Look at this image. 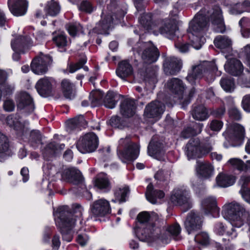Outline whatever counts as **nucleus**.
<instances>
[{
    "instance_id": "obj_57",
    "label": "nucleus",
    "mask_w": 250,
    "mask_h": 250,
    "mask_svg": "<svg viewBox=\"0 0 250 250\" xmlns=\"http://www.w3.org/2000/svg\"><path fill=\"white\" fill-rule=\"evenodd\" d=\"M67 29L71 36H75L77 32L82 29V27L80 24H70L67 25Z\"/></svg>"
},
{
    "instance_id": "obj_46",
    "label": "nucleus",
    "mask_w": 250,
    "mask_h": 250,
    "mask_svg": "<svg viewBox=\"0 0 250 250\" xmlns=\"http://www.w3.org/2000/svg\"><path fill=\"white\" fill-rule=\"evenodd\" d=\"M220 84L226 92H232L235 89L234 80L230 77L222 78L220 81Z\"/></svg>"
},
{
    "instance_id": "obj_13",
    "label": "nucleus",
    "mask_w": 250,
    "mask_h": 250,
    "mask_svg": "<svg viewBox=\"0 0 250 250\" xmlns=\"http://www.w3.org/2000/svg\"><path fill=\"white\" fill-rule=\"evenodd\" d=\"M202 222L200 216L191 211L188 214L184 222L185 228L189 234L194 233L201 229Z\"/></svg>"
},
{
    "instance_id": "obj_49",
    "label": "nucleus",
    "mask_w": 250,
    "mask_h": 250,
    "mask_svg": "<svg viewBox=\"0 0 250 250\" xmlns=\"http://www.w3.org/2000/svg\"><path fill=\"white\" fill-rule=\"evenodd\" d=\"M116 96V94L113 92L109 91L104 100V106L108 108H114L117 104Z\"/></svg>"
},
{
    "instance_id": "obj_2",
    "label": "nucleus",
    "mask_w": 250,
    "mask_h": 250,
    "mask_svg": "<svg viewBox=\"0 0 250 250\" xmlns=\"http://www.w3.org/2000/svg\"><path fill=\"white\" fill-rule=\"evenodd\" d=\"M67 209L66 207H61L58 209L60 219L59 226L62 233V239L70 242L72 239L71 231L75 226L76 220L75 217H77L81 223V217L83 208L80 205L76 204L73 205L74 213L69 212Z\"/></svg>"
},
{
    "instance_id": "obj_16",
    "label": "nucleus",
    "mask_w": 250,
    "mask_h": 250,
    "mask_svg": "<svg viewBox=\"0 0 250 250\" xmlns=\"http://www.w3.org/2000/svg\"><path fill=\"white\" fill-rule=\"evenodd\" d=\"M50 58L46 56L35 58L31 63V69L33 73L38 75H42L48 71V65Z\"/></svg>"
},
{
    "instance_id": "obj_61",
    "label": "nucleus",
    "mask_w": 250,
    "mask_h": 250,
    "mask_svg": "<svg viewBox=\"0 0 250 250\" xmlns=\"http://www.w3.org/2000/svg\"><path fill=\"white\" fill-rule=\"evenodd\" d=\"M249 182H250V176H242L239 181V184L241 186V189L247 188L246 186Z\"/></svg>"
},
{
    "instance_id": "obj_10",
    "label": "nucleus",
    "mask_w": 250,
    "mask_h": 250,
    "mask_svg": "<svg viewBox=\"0 0 250 250\" xmlns=\"http://www.w3.org/2000/svg\"><path fill=\"white\" fill-rule=\"evenodd\" d=\"M118 13L115 15H110L107 16H103L102 20L97 23L93 29L94 32L97 34H104L111 26L112 23L116 20H120L125 15V13L122 11L117 10Z\"/></svg>"
},
{
    "instance_id": "obj_50",
    "label": "nucleus",
    "mask_w": 250,
    "mask_h": 250,
    "mask_svg": "<svg viewBox=\"0 0 250 250\" xmlns=\"http://www.w3.org/2000/svg\"><path fill=\"white\" fill-rule=\"evenodd\" d=\"M9 148V141L7 137L0 132V161L3 160L2 154L7 151Z\"/></svg>"
},
{
    "instance_id": "obj_62",
    "label": "nucleus",
    "mask_w": 250,
    "mask_h": 250,
    "mask_svg": "<svg viewBox=\"0 0 250 250\" xmlns=\"http://www.w3.org/2000/svg\"><path fill=\"white\" fill-rule=\"evenodd\" d=\"M175 47L182 53L188 52L189 48V45L187 43L177 42L175 44Z\"/></svg>"
},
{
    "instance_id": "obj_22",
    "label": "nucleus",
    "mask_w": 250,
    "mask_h": 250,
    "mask_svg": "<svg viewBox=\"0 0 250 250\" xmlns=\"http://www.w3.org/2000/svg\"><path fill=\"white\" fill-rule=\"evenodd\" d=\"M8 5L14 15L21 16L26 13L28 2L26 0H8Z\"/></svg>"
},
{
    "instance_id": "obj_25",
    "label": "nucleus",
    "mask_w": 250,
    "mask_h": 250,
    "mask_svg": "<svg viewBox=\"0 0 250 250\" xmlns=\"http://www.w3.org/2000/svg\"><path fill=\"white\" fill-rule=\"evenodd\" d=\"M212 23L217 25L215 30L217 32H223L225 29L224 24L222 10L218 6H215L210 17Z\"/></svg>"
},
{
    "instance_id": "obj_4",
    "label": "nucleus",
    "mask_w": 250,
    "mask_h": 250,
    "mask_svg": "<svg viewBox=\"0 0 250 250\" xmlns=\"http://www.w3.org/2000/svg\"><path fill=\"white\" fill-rule=\"evenodd\" d=\"M223 214L236 227H241L244 222L250 224L249 212L236 202L226 204L223 208Z\"/></svg>"
},
{
    "instance_id": "obj_32",
    "label": "nucleus",
    "mask_w": 250,
    "mask_h": 250,
    "mask_svg": "<svg viewBox=\"0 0 250 250\" xmlns=\"http://www.w3.org/2000/svg\"><path fill=\"white\" fill-rule=\"evenodd\" d=\"M116 73L119 77L125 80L126 78L132 74L133 68L127 61H122L119 63Z\"/></svg>"
},
{
    "instance_id": "obj_26",
    "label": "nucleus",
    "mask_w": 250,
    "mask_h": 250,
    "mask_svg": "<svg viewBox=\"0 0 250 250\" xmlns=\"http://www.w3.org/2000/svg\"><path fill=\"white\" fill-rule=\"evenodd\" d=\"M224 68L227 72L234 76L241 75L244 70L242 62L236 59L228 60L225 63Z\"/></svg>"
},
{
    "instance_id": "obj_14",
    "label": "nucleus",
    "mask_w": 250,
    "mask_h": 250,
    "mask_svg": "<svg viewBox=\"0 0 250 250\" xmlns=\"http://www.w3.org/2000/svg\"><path fill=\"white\" fill-rule=\"evenodd\" d=\"M17 107L20 109H25L28 112H32L35 108L33 99L29 93L21 91L16 95Z\"/></svg>"
},
{
    "instance_id": "obj_1",
    "label": "nucleus",
    "mask_w": 250,
    "mask_h": 250,
    "mask_svg": "<svg viewBox=\"0 0 250 250\" xmlns=\"http://www.w3.org/2000/svg\"><path fill=\"white\" fill-rule=\"evenodd\" d=\"M157 219V215L155 213L150 214L147 211H143L138 215V221L145 224L144 228H140L137 231V235L140 240L153 245L165 242L168 238V235H160L161 228L158 226L159 221Z\"/></svg>"
},
{
    "instance_id": "obj_31",
    "label": "nucleus",
    "mask_w": 250,
    "mask_h": 250,
    "mask_svg": "<svg viewBox=\"0 0 250 250\" xmlns=\"http://www.w3.org/2000/svg\"><path fill=\"white\" fill-rule=\"evenodd\" d=\"M147 200L153 204L158 203V199H161L165 196V193L162 190H154L153 185L150 183L147 187L146 192Z\"/></svg>"
},
{
    "instance_id": "obj_12",
    "label": "nucleus",
    "mask_w": 250,
    "mask_h": 250,
    "mask_svg": "<svg viewBox=\"0 0 250 250\" xmlns=\"http://www.w3.org/2000/svg\"><path fill=\"white\" fill-rule=\"evenodd\" d=\"M165 110V105L158 101H153L148 104L145 109L144 116L156 122L159 120Z\"/></svg>"
},
{
    "instance_id": "obj_15",
    "label": "nucleus",
    "mask_w": 250,
    "mask_h": 250,
    "mask_svg": "<svg viewBox=\"0 0 250 250\" xmlns=\"http://www.w3.org/2000/svg\"><path fill=\"white\" fill-rule=\"evenodd\" d=\"M164 70L167 75H176L180 71L182 66L180 59L170 56L167 57L163 63Z\"/></svg>"
},
{
    "instance_id": "obj_9",
    "label": "nucleus",
    "mask_w": 250,
    "mask_h": 250,
    "mask_svg": "<svg viewBox=\"0 0 250 250\" xmlns=\"http://www.w3.org/2000/svg\"><path fill=\"white\" fill-rule=\"evenodd\" d=\"M98 144L97 136L93 132H89L80 139L77 144V148L82 153L92 152L97 148Z\"/></svg>"
},
{
    "instance_id": "obj_47",
    "label": "nucleus",
    "mask_w": 250,
    "mask_h": 250,
    "mask_svg": "<svg viewBox=\"0 0 250 250\" xmlns=\"http://www.w3.org/2000/svg\"><path fill=\"white\" fill-rule=\"evenodd\" d=\"M42 136L39 130H32L29 137V142L31 146L34 147H37L39 145L42 144Z\"/></svg>"
},
{
    "instance_id": "obj_41",
    "label": "nucleus",
    "mask_w": 250,
    "mask_h": 250,
    "mask_svg": "<svg viewBox=\"0 0 250 250\" xmlns=\"http://www.w3.org/2000/svg\"><path fill=\"white\" fill-rule=\"evenodd\" d=\"M228 103L229 104L228 112L229 117L235 120L238 121L241 119V115L240 111L235 105L233 99L228 98Z\"/></svg>"
},
{
    "instance_id": "obj_23",
    "label": "nucleus",
    "mask_w": 250,
    "mask_h": 250,
    "mask_svg": "<svg viewBox=\"0 0 250 250\" xmlns=\"http://www.w3.org/2000/svg\"><path fill=\"white\" fill-rule=\"evenodd\" d=\"M110 211L109 202L104 199H101L96 201L91 208L93 215L95 216H103Z\"/></svg>"
},
{
    "instance_id": "obj_40",
    "label": "nucleus",
    "mask_w": 250,
    "mask_h": 250,
    "mask_svg": "<svg viewBox=\"0 0 250 250\" xmlns=\"http://www.w3.org/2000/svg\"><path fill=\"white\" fill-rule=\"evenodd\" d=\"M215 46L221 49H227L228 51L231 49V41L228 37L219 35L217 36L214 40Z\"/></svg>"
},
{
    "instance_id": "obj_42",
    "label": "nucleus",
    "mask_w": 250,
    "mask_h": 250,
    "mask_svg": "<svg viewBox=\"0 0 250 250\" xmlns=\"http://www.w3.org/2000/svg\"><path fill=\"white\" fill-rule=\"evenodd\" d=\"M62 89L64 97L71 99L75 97L72 83L68 80H63L62 82Z\"/></svg>"
},
{
    "instance_id": "obj_43",
    "label": "nucleus",
    "mask_w": 250,
    "mask_h": 250,
    "mask_svg": "<svg viewBox=\"0 0 250 250\" xmlns=\"http://www.w3.org/2000/svg\"><path fill=\"white\" fill-rule=\"evenodd\" d=\"M61 7L59 4L54 0H51L46 3L44 10L46 14L51 16H55L60 11Z\"/></svg>"
},
{
    "instance_id": "obj_11",
    "label": "nucleus",
    "mask_w": 250,
    "mask_h": 250,
    "mask_svg": "<svg viewBox=\"0 0 250 250\" xmlns=\"http://www.w3.org/2000/svg\"><path fill=\"white\" fill-rule=\"evenodd\" d=\"M156 33L171 39L175 35L177 26L173 19H165L158 22L156 25Z\"/></svg>"
},
{
    "instance_id": "obj_28",
    "label": "nucleus",
    "mask_w": 250,
    "mask_h": 250,
    "mask_svg": "<svg viewBox=\"0 0 250 250\" xmlns=\"http://www.w3.org/2000/svg\"><path fill=\"white\" fill-rule=\"evenodd\" d=\"M11 47L17 53H23L22 48L26 46L33 45V42L30 37L19 36L11 41Z\"/></svg>"
},
{
    "instance_id": "obj_48",
    "label": "nucleus",
    "mask_w": 250,
    "mask_h": 250,
    "mask_svg": "<svg viewBox=\"0 0 250 250\" xmlns=\"http://www.w3.org/2000/svg\"><path fill=\"white\" fill-rule=\"evenodd\" d=\"M103 97V93L102 91L99 90L92 91L89 95L91 106L95 107L101 104Z\"/></svg>"
},
{
    "instance_id": "obj_60",
    "label": "nucleus",
    "mask_w": 250,
    "mask_h": 250,
    "mask_svg": "<svg viewBox=\"0 0 250 250\" xmlns=\"http://www.w3.org/2000/svg\"><path fill=\"white\" fill-rule=\"evenodd\" d=\"M223 125V123L222 122L214 120L210 124V128L213 131H218L222 128Z\"/></svg>"
},
{
    "instance_id": "obj_58",
    "label": "nucleus",
    "mask_w": 250,
    "mask_h": 250,
    "mask_svg": "<svg viewBox=\"0 0 250 250\" xmlns=\"http://www.w3.org/2000/svg\"><path fill=\"white\" fill-rule=\"evenodd\" d=\"M242 106L244 110L250 112V94L244 96L242 101Z\"/></svg>"
},
{
    "instance_id": "obj_7",
    "label": "nucleus",
    "mask_w": 250,
    "mask_h": 250,
    "mask_svg": "<svg viewBox=\"0 0 250 250\" xmlns=\"http://www.w3.org/2000/svg\"><path fill=\"white\" fill-rule=\"evenodd\" d=\"M217 70L213 62L203 61L193 66L191 70L186 77L187 80L192 85L195 84L196 80L203 77L209 76L212 72Z\"/></svg>"
},
{
    "instance_id": "obj_21",
    "label": "nucleus",
    "mask_w": 250,
    "mask_h": 250,
    "mask_svg": "<svg viewBox=\"0 0 250 250\" xmlns=\"http://www.w3.org/2000/svg\"><path fill=\"white\" fill-rule=\"evenodd\" d=\"M166 86L171 92L176 95V97L181 103V100L183 98L184 91L185 89L183 82L179 79L173 78L167 82Z\"/></svg>"
},
{
    "instance_id": "obj_37",
    "label": "nucleus",
    "mask_w": 250,
    "mask_h": 250,
    "mask_svg": "<svg viewBox=\"0 0 250 250\" xmlns=\"http://www.w3.org/2000/svg\"><path fill=\"white\" fill-rule=\"evenodd\" d=\"M203 127V124L201 123H195L193 126H188L184 128L181 132V137L184 139L188 138L191 136L200 134Z\"/></svg>"
},
{
    "instance_id": "obj_33",
    "label": "nucleus",
    "mask_w": 250,
    "mask_h": 250,
    "mask_svg": "<svg viewBox=\"0 0 250 250\" xmlns=\"http://www.w3.org/2000/svg\"><path fill=\"white\" fill-rule=\"evenodd\" d=\"M161 236L167 235H168V237L167 240H166V241H161L158 244H160L161 243L166 244L168 243L170 240V236L175 237V239L178 240V239L177 237L181 232V227L178 224H175L171 226H168L165 228H163V229H161Z\"/></svg>"
},
{
    "instance_id": "obj_30",
    "label": "nucleus",
    "mask_w": 250,
    "mask_h": 250,
    "mask_svg": "<svg viewBox=\"0 0 250 250\" xmlns=\"http://www.w3.org/2000/svg\"><path fill=\"white\" fill-rule=\"evenodd\" d=\"M136 104L134 100L126 99H125L121 104L120 112L122 115L125 117H131L135 114Z\"/></svg>"
},
{
    "instance_id": "obj_20",
    "label": "nucleus",
    "mask_w": 250,
    "mask_h": 250,
    "mask_svg": "<svg viewBox=\"0 0 250 250\" xmlns=\"http://www.w3.org/2000/svg\"><path fill=\"white\" fill-rule=\"evenodd\" d=\"M224 135L226 138L231 142L241 141L245 135V129L243 126L238 124H233L230 128L226 131Z\"/></svg>"
},
{
    "instance_id": "obj_44",
    "label": "nucleus",
    "mask_w": 250,
    "mask_h": 250,
    "mask_svg": "<svg viewBox=\"0 0 250 250\" xmlns=\"http://www.w3.org/2000/svg\"><path fill=\"white\" fill-rule=\"evenodd\" d=\"M83 227H81L77 232L76 241L82 247L87 244L90 240V236Z\"/></svg>"
},
{
    "instance_id": "obj_18",
    "label": "nucleus",
    "mask_w": 250,
    "mask_h": 250,
    "mask_svg": "<svg viewBox=\"0 0 250 250\" xmlns=\"http://www.w3.org/2000/svg\"><path fill=\"white\" fill-rule=\"evenodd\" d=\"M171 202L179 206H184L188 209L191 208L189 193L186 190H177L171 196Z\"/></svg>"
},
{
    "instance_id": "obj_56",
    "label": "nucleus",
    "mask_w": 250,
    "mask_h": 250,
    "mask_svg": "<svg viewBox=\"0 0 250 250\" xmlns=\"http://www.w3.org/2000/svg\"><path fill=\"white\" fill-rule=\"evenodd\" d=\"M86 60L83 57L78 62L75 64H70L69 67V72L74 73L77 70L83 67V65L86 63Z\"/></svg>"
},
{
    "instance_id": "obj_3",
    "label": "nucleus",
    "mask_w": 250,
    "mask_h": 250,
    "mask_svg": "<svg viewBox=\"0 0 250 250\" xmlns=\"http://www.w3.org/2000/svg\"><path fill=\"white\" fill-rule=\"evenodd\" d=\"M207 19V15L202 10L189 23L188 30V36L192 46L196 49H200L205 42L203 34L208 27Z\"/></svg>"
},
{
    "instance_id": "obj_53",
    "label": "nucleus",
    "mask_w": 250,
    "mask_h": 250,
    "mask_svg": "<svg viewBox=\"0 0 250 250\" xmlns=\"http://www.w3.org/2000/svg\"><path fill=\"white\" fill-rule=\"evenodd\" d=\"M170 175L169 171L160 170L155 174L154 178L160 182H165L169 179Z\"/></svg>"
},
{
    "instance_id": "obj_51",
    "label": "nucleus",
    "mask_w": 250,
    "mask_h": 250,
    "mask_svg": "<svg viewBox=\"0 0 250 250\" xmlns=\"http://www.w3.org/2000/svg\"><path fill=\"white\" fill-rule=\"evenodd\" d=\"M53 41L59 48H63L67 45L66 37L63 33H60L54 36Z\"/></svg>"
},
{
    "instance_id": "obj_52",
    "label": "nucleus",
    "mask_w": 250,
    "mask_h": 250,
    "mask_svg": "<svg viewBox=\"0 0 250 250\" xmlns=\"http://www.w3.org/2000/svg\"><path fill=\"white\" fill-rule=\"evenodd\" d=\"M194 240L196 242L202 245L206 246L209 243V237L207 233L202 232L195 235Z\"/></svg>"
},
{
    "instance_id": "obj_64",
    "label": "nucleus",
    "mask_w": 250,
    "mask_h": 250,
    "mask_svg": "<svg viewBox=\"0 0 250 250\" xmlns=\"http://www.w3.org/2000/svg\"><path fill=\"white\" fill-rule=\"evenodd\" d=\"M243 198L248 203H250V189L248 188L243 189L240 190Z\"/></svg>"
},
{
    "instance_id": "obj_38",
    "label": "nucleus",
    "mask_w": 250,
    "mask_h": 250,
    "mask_svg": "<svg viewBox=\"0 0 250 250\" xmlns=\"http://www.w3.org/2000/svg\"><path fill=\"white\" fill-rule=\"evenodd\" d=\"M235 180L234 176L225 173H220L216 178L217 185L224 188L232 185Z\"/></svg>"
},
{
    "instance_id": "obj_35",
    "label": "nucleus",
    "mask_w": 250,
    "mask_h": 250,
    "mask_svg": "<svg viewBox=\"0 0 250 250\" xmlns=\"http://www.w3.org/2000/svg\"><path fill=\"white\" fill-rule=\"evenodd\" d=\"M95 186L104 192L109 191L111 188L110 183L107 175L102 173L95 178Z\"/></svg>"
},
{
    "instance_id": "obj_29",
    "label": "nucleus",
    "mask_w": 250,
    "mask_h": 250,
    "mask_svg": "<svg viewBox=\"0 0 250 250\" xmlns=\"http://www.w3.org/2000/svg\"><path fill=\"white\" fill-rule=\"evenodd\" d=\"M147 150L149 155L159 161L165 160L162 144L157 142L155 143L151 140L148 146Z\"/></svg>"
},
{
    "instance_id": "obj_27",
    "label": "nucleus",
    "mask_w": 250,
    "mask_h": 250,
    "mask_svg": "<svg viewBox=\"0 0 250 250\" xmlns=\"http://www.w3.org/2000/svg\"><path fill=\"white\" fill-rule=\"evenodd\" d=\"M87 125V122L83 115H79L76 117L68 120L66 122V130L71 132L74 130H79L82 128H84Z\"/></svg>"
},
{
    "instance_id": "obj_19",
    "label": "nucleus",
    "mask_w": 250,
    "mask_h": 250,
    "mask_svg": "<svg viewBox=\"0 0 250 250\" xmlns=\"http://www.w3.org/2000/svg\"><path fill=\"white\" fill-rule=\"evenodd\" d=\"M54 81L53 78L44 77L40 79L36 84V88L38 93L43 97L49 96L52 91L53 84Z\"/></svg>"
},
{
    "instance_id": "obj_24",
    "label": "nucleus",
    "mask_w": 250,
    "mask_h": 250,
    "mask_svg": "<svg viewBox=\"0 0 250 250\" xmlns=\"http://www.w3.org/2000/svg\"><path fill=\"white\" fill-rule=\"evenodd\" d=\"M202 207L205 214L211 213L213 217L219 216V208L216 205V199L212 197L205 198L202 202Z\"/></svg>"
},
{
    "instance_id": "obj_6",
    "label": "nucleus",
    "mask_w": 250,
    "mask_h": 250,
    "mask_svg": "<svg viewBox=\"0 0 250 250\" xmlns=\"http://www.w3.org/2000/svg\"><path fill=\"white\" fill-rule=\"evenodd\" d=\"M118 155L124 163L136 159L139 154V146L130 141L129 136L122 138L119 141Z\"/></svg>"
},
{
    "instance_id": "obj_54",
    "label": "nucleus",
    "mask_w": 250,
    "mask_h": 250,
    "mask_svg": "<svg viewBox=\"0 0 250 250\" xmlns=\"http://www.w3.org/2000/svg\"><path fill=\"white\" fill-rule=\"evenodd\" d=\"M228 163L234 168L237 169L239 171L244 170V163L240 159L231 158L228 161Z\"/></svg>"
},
{
    "instance_id": "obj_5",
    "label": "nucleus",
    "mask_w": 250,
    "mask_h": 250,
    "mask_svg": "<svg viewBox=\"0 0 250 250\" xmlns=\"http://www.w3.org/2000/svg\"><path fill=\"white\" fill-rule=\"evenodd\" d=\"M214 142L208 140L201 143L198 138L190 139L185 147V152L188 160L206 156L213 148Z\"/></svg>"
},
{
    "instance_id": "obj_63",
    "label": "nucleus",
    "mask_w": 250,
    "mask_h": 250,
    "mask_svg": "<svg viewBox=\"0 0 250 250\" xmlns=\"http://www.w3.org/2000/svg\"><path fill=\"white\" fill-rule=\"evenodd\" d=\"M244 52L246 56L247 65L250 69V44L244 47Z\"/></svg>"
},
{
    "instance_id": "obj_55",
    "label": "nucleus",
    "mask_w": 250,
    "mask_h": 250,
    "mask_svg": "<svg viewBox=\"0 0 250 250\" xmlns=\"http://www.w3.org/2000/svg\"><path fill=\"white\" fill-rule=\"evenodd\" d=\"M79 9L82 11L90 13L93 11L94 7L89 1L84 0L81 3L79 6Z\"/></svg>"
},
{
    "instance_id": "obj_34",
    "label": "nucleus",
    "mask_w": 250,
    "mask_h": 250,
    "mask_svg": "<svg viewBox=\"0 0 250 250\" xmlns=\"http://www.w3.org/2000/svg\"><path fill=\"white\" fill-rule=\"evenodd\" d=\"M62 178L69 182H79L83 179L81 172L75 168H69L64 170L62 174Z\"/></svg>"
},
{
    "instance_id": "obj_17",
    "label": "nucleus",
    "mask_w": 250,
    "mask_h": 250,
    "mask_svg": "<svg viewBox=\"0 0 250 250\" xmlns=\"http://www.w3.org/2000/svg\"><path fill=\"white\" fill-rule=\"evenodd\" d=\"M197 176L203 179H208L211 177L214 173V167L208 161H197L195 166Z\"/></svg>"
},
{
    "instance_id": "obj_8",
    "label": "nucleus",
    "mask_w": 250,
    "mask_h": 250,
    "mask_svg": "<svg viewBox=\"0 0 250 250\" xmlns=\"http://www.w3.org/2000/svg\"><path fill=\"white\" fill-rule=\"evenodd\" d=\"M134 49L141 55L142 60L146 63L154 62L157 61L159 56L158 49L151 42H138L137 46Z\"/></svg>"
},
{
    "instance_id": "obj_59",
    "label": "nucleus",
    "mask_w": 250,
    "mask_h": 250,
    "mask_svg": "<svg viewBox=\"0 0 250 250\" xmlns=\"http://www.w3.org/2000/svg\"><path fill=\"white\" fill-rule=\"evenodd\" d=\"M15 106V104L13 100L7 99L4 101L3 108L5 111L8 112L12 111L14 110Z\"/></svg>"
},
{
    "instance_id": "obj_45",
    "label": "nucleus",
    "mask_w": 250,
    "mask_h": 250,
    "mask_svg": "<svg viewBox=\"0 0 250 250\" xmlns=\"http://www.w3.org/2000/svg\"><path fill=\"white\" fill-rule=\"evenodd\" d=\"M129 193V189L128 186H125L117 188L114 192L115 200H112V202L119 201L120 203L125 201V197Z\"/></svg>"
},
{
    "instance_id": "obj_36",
    "label": "nucleus",
    "mask_w": 250,
    "mask_h": 250,
    "mask_svg": "<svg viewBox=\"0 0 250 250\" xmlns=\"http://www.w3.org/2000/svg\"><path fill=\"white\" fill-rule=\"evenodd\" d=\"M191 114L193 119L200 121H204L209 117L208 110L203 105L194 106L191 111Z\"/></svg>"
},
{
    "instance_id": "obj_39",
    "label": "nucleus",
    "mask_w": 250,
    "mask_h": 250,
    "mask_svg": "<svg viewBox=\"0 0 250 250\" xmlns=\"http://www.w3.org/2000/svg\"><path fill=\"white\" fill-rule=\"evenodd\" d=\"M139 22L146 30L153 29L154 34L157 35L156 28V24L152 22V15L150 13L142 15L139 19Z\"/></svg>"
}]
</instances>
